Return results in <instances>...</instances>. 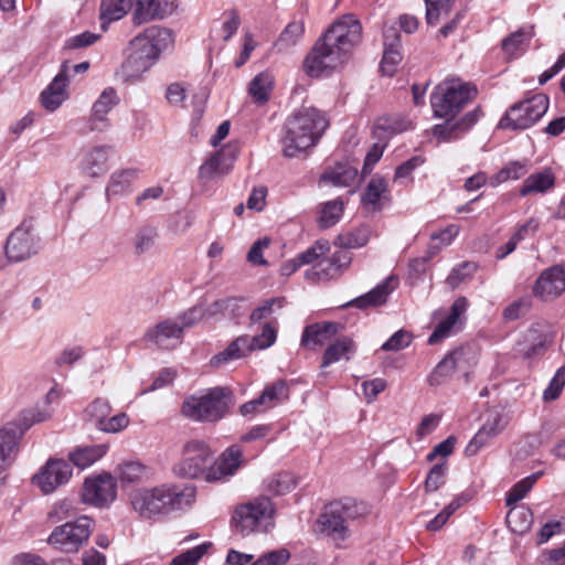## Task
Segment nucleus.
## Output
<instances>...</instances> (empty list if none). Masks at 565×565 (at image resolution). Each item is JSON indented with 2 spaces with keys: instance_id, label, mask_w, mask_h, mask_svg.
<instances>
[{
  "instance_id": "nucleus-1",
  "label": "nucleus",
  "mask_w": 565,
  "mask_h": 565,
  "mask_svg": "<svg viewBox=\"0 0 565 565\" xmlns=\"http://www.w3.org/2000/svg\"><path fill=\"white\" fill-rule=\"evenodd\" d=\"M195 488L192 486L161 484L153 488H139L129 494L132 510L143 520H152L173 510L192 504Z\"/></svg>"
},
{
  "instance_id": "nucleus-2",
  "label": "nucleus",
  "mask_w": 565,
  "mask_h": 565,
  "mask_svg": "<svg viewBox=\"0 0 565 565\" xmlns=\"http://www.w3.org/2000/svg\"><path fill=\"white\" fill-rule=\"evenodd\" d=\"M370 513L371 508L364 501L352 498L332 501L318 515L317 532L334 542H343L351 536L352 525L363 521Z\"/></svg>"
},
{
  "instance_id": "nucleus-3",
  "label": "nucleus",
  "mask_w": 565,
  "mask_h": 565,
  "mask_svg": "<svg viewBox=\"0 0 565 565\" xmlns=\"http://www.w3.org/2000/svg\"><path fill=\"white\" fill-rule=\"evenodd\" d=\"M328 127V120L315 107H301L285 124L284 156L298 157L313 147Z\"/></svg>"
},
{
  "instance_id": "nucleus-4",
  "label": "nucleus",
  "mask_w": 565,
  "mask_h": 565,
  "mask_svg": "<svg viewBox=\"0 0 565 565\" xmlns=\"http://www.w3.org/2000/svg\"><path fill=\"white\" fill-rule=\"evenodd\" d=\"M233 404V394L226 387H213L202 395L186 397L181 413L193 422L215 423L222 419Z\"/></svg>"
},
{
  "instance_id": "nucleus-5",
  "label": "nucleus",
  "mask_w": 565,
  "mask_h": 565,
  "mask_svg": "<svg viewBox=\"0 0 565 565\" xmlns=\"http://www.w3.org/2000/svg\"><path fill=\"white\" fill-rule=\"evenodd\" d=\"M275 507L268 497L259 495L237 505L232 515L234 530L243 536L268 532L275 525Z\"/></svg>"
},
{
  "instance_id": "nucleus-6",
  "label": "nucleus",
  "mask_w": 565,
  "mask_h": 565,
  "mask_svg": "<svg viewBox=\"0 0 565 565\" xmlns=\"http://www.w3.org/2000/svg\"><path fill=\"white\" fill-rule=\"evenodd\" d=\"M477 96V87L459 78H448L440 83L430 96L434 116L454 119L461 109Z\"/></svg>"
},
{
  "instance_id": "nucleus-7",
  "label": "nucleus",
  "mask_w": 565,
  "mask_h": 565,
  "mask_svg": "<svg viewBox=\"0 0 565 565\" xmlns=\"http://www.w3.org/2000/svg\"><path fill=\"white\" fill-rule=\"evenodd\" d=\"M277 339V329L269 322L263 326L262 333L241 335L233 340L223 351L211 359L213 366H220L234 360L247 356L256 350L270 348Z\"/></svg>"
},
{
  "instance_id": "nucleus-8",
  "label": "nucleus",
  "mask_w": 565,
  "mask_h": 565,
  "mask_svg": "<svg viewBox=\"0 0 565 565\" xmlns=\"http://www.w3.org/2000/svg\"><path fill=\"white\" fill-rule=\"evenodd\" d=\"M548 105L550 99L545 94H536L511 106L500 119L499 127L512 130L527 129L545 115Z\"/></svg>"
},
{
  "instance_id": "nucleus-9",
  "label": "nucleus",
  "mask_w": 565,
  "mask_h": 565,
  "mask_svg": "<svg viewBox=\"0 0 565 565\" xmlns=\"http://www.w3.org/2000/svg\"><path fill=\"white\" fill-rule=\"evenodd\" d=\"M31 420L21 424L18 422L8 423L0 429V473L6 471L8 467L15 460L19 450V441L26 429L32 425L45 422L51 418L49 411H35L30 413Z\"/></svg>"
},
{
  "instance_id": "nucleus-10",
  "label": "nucleus",
  "mask_w": 565,
  "mask_h": 565,
  "mask_svg": "<svg viewBox=\"0 0 565 565\" xmlns=\"http://www.w3.org/2000/svg\"><path fill=\"white\" fill-rule=\"evenodd\" d=\"M92 520L81 516L75 521L56 526L47 539V543L64 553H76L88 540Z\"/></svg>"
},
{
  "instance_id": "nucleus-11",
  "label": "nucleus",
  "mask_w": 565,
  "mask_h": 565,
  "mask_svg": "<svg viewBox=\"0 0 565 565\" xmlns=\"http://www.w3.org/2000/svg\"><path fill=\"white\" fill-rule=\"evenodd\" d=\"M362 25L354 14L348 13L335 21L322 36L329 46L334 47L345 58L347 54L359 44Z\"/></svg>"
},
{
  "instance_id": "nucleus-12",
  "label": "nucleus",
  "mask_w": 565,
  "mask_h": 565,
  "mask_svg": "<svg viewBox=\"0 0 565 565\" xmlns=\"http://www.w3.org/2000/svg\"><path fill=\"white\" fill-rule=\"evenodd\" d=\"M212 459V451L206 443L192 439L184 444L174 472L180 477L198 478L205 472Z\"/></svg>"
},
{
  "instance_id": "nucleus-13",
  "label": "nucleus",
  "mask_w": 565,
  "mask_h": 565,
  "mask_svg": "<svg viewBox=\"0 0 565 565\" xmlns=\"http://www.w3.org/2000/svg\"><path fill=\"white\" fill-rule=\"evenodd\" d=\"M174 42L173 32L160 25H151L145 29L130 41V49L146 55L154 64L161 53L172 46Z\"/></svg>"
},
{
  "instance_id": "nucleus-14",
  "label": "nucleus",
  "mask_w": 565,
  "mask_h": 565,
  "mask_svg": "<svg viewBox=\"0 0 565 565\" xmlns=\"http://www.w3.org/2000/svg\"><path fill=\"white\" fill-rule=\"evenodd\" d=\"M117 498V481L110 473L93 475L85 478L81 499L96 508L109 507Z\"/></svg>"
},
{
  "instance_id": "nucleus-15",
  "label": "nucleus",
  "mask_w": 565,
  "mask_h": 565,
  "mask_svg": "<svg viewBox=\"0 0 565 565\" xmlns=\"http://www.w3.org/2000/svg\"><path fill=\"white\" fill-rule=\"evenodd\" d=\"M344 62V57L334 47L321 38L317 41L311 52L303 61L306 73L318 77L337 68Z\"/></svg>"
},
{
  "instance_id": "nucleus-16",
  "label": "nucleus",
  "mask_w": 565,
  "mask_h": 565,
  "mask_svg": "<svg viewBox=\"0 0 565 565\" xmlns=\"http://www.w3.org/2000/svg\"><path fill=\"white\" fill-rule=\"evenodd\" d=\"M344 62V57L334 47L321 38L317 41L311 52L303 61L306 73L318 77L337 68Z\"/></svg>"
},
{
  "instance_id": "nucleus-17",
  "label": "nucleus",
  "mask_w": 565,
  "mask_h": 565,
  "mask_svg": "<svg viewBox=\"0 0 565 565\" xmlns=\"http://www.w3.org/2000/svg\"><path fill=\"white\" fill-rule=\"evenodd\" d=\"M508 417L500 408H490L484 414V419L467 445L465 452L467 456H475L481 448L487 446L492 439L499 436L508 425Z\"/></svg>"
},
{
  "instance_id": "nucleus-18",
  "label": "nucleus",
  "mask_w": 565,
  "mask_h": 565,
  "mask_svg": "<svg viewBox=\"0 0 565 565\" xmlns=\"http://www.w3.org/2000/svg\"><path fill=\"white\" fill-rule=\"evenodd\" d=\"M4 249L11 262H22L36 254L38 237L30 221H23L9 235Z\"/></svg>"
},
{
  "instance_id": "nucleus-19",
  "label": "nucleus",
  "mask_w": 565,
  "mask_h": 565,
  "mask_svg": "<svg viewBox=\"0 0 565 565\" xmlns=\"http://www.w3.org/2000/svg\"><path fill=\"white\" fill-rule=\"evenodd\" d=\"M72 466L64 459H49L41 470L33 476V483L42 493L51 494L72 478Z\"/></svg>"
},
{
  "instance_id": "nucleus-20",
  "label": "nucleus",
  "mask_w": 565,
  "mask_h": 565,
  "mask_svg": "<svg viewBox=\"0 0 565 565\" xmlns=\"http://www.w3.org/2000/svg\"><path fill=\"white\" fill-rule=\"evenodd\" d=\"M183 339L182 327L174 319H166L149 328L145 340L161 349H173L181 344Z\"/></svg>"
},
{
  "instance_id": "nucleus-21",
  "label": "nucleus",
  "mask_w": 565,
  "mask_h": 565,
  "mask_svg": "<svg viewBox=\"0 0 565 565\" xmlns=\"http://www.w3.org/2000/svg\"><path fill=\"white\" fill-rule=\"evenodd\" d=\"M178 8L177 0H136L132 21L136 25L170 17Z\"/></svg>"
},
{
  "instance_id": "nucleus-22",
  "label": "nucleus",
  "mask_w": 565,
  "mask_h": 565,
  "mask_svg": "<svg viewBox=\"0 0 565 565\" xmlns=\"http://www.w3.org/2000/svg\"><path fill=\"white\" fill-rule=\"evenodd\" d=\"M243 450L239 446L233 445L225 449L215 466L211 467L205 473V480L209 482L226 480L236 473L243 465Z\"/></svg>"
},
{
  "instance_id": "nucleus-23",
  "label": "nucleus",
  "mask_w": 565,
  "mask_h": 565,
  "mask_svg": "<svg viewBox=\"0 0 565 565\" xmlns=\"http://www.w3.org/2000/svg\"><path fill=\"white\" fill-rule=\"evenodd\" d=\"M466 355L465 348L448 353L427 376V383L430 386H440L450 381L458 370L463 369Z\"/></svg>"
},
{
  "instance_id": "nucleus-24",
  "label": "nucleus",
  "mask_w": 565,
  "mask_h": 565,
  "mask_svg": "<svg viewBox=\"0 0 565 565\" xmlns=\"http://www.w3.org/2000/svg\"><path fill=\"white\" fill-rule=\"evenodd\" d=\"M286 397V385L279 381L264 388L260 396L252 399L239 407L243 416L263 413Z\"/></svg>"
},
{
  "instance_id": "nucleus-25",
  "label": "nucleus",
  "mask_w": 565,
  "mask_h": 565,
  "mask_svg": "<svg viewBox=\"0 0 565 565\" xmlns=\"http://www.w3.org/2000/svg\"><path fill=\"white\" fill-rule=\"evenodd\" d=\"M238 148L234 143H228L220 151H216L206 160L199 170L201 179H212L215 175H224L232 169Z\"/></svg>"
},
{
  "instance_id": "nucleus-26",
  "label": "nucleus",
  "mask_w": 565,
  "mask_h": 565,
  "mask_svg": "<svg viewBox=\"0 0 565 565\" xmlns=\"http://www.w3.org/2000/svg\"><path fill=\"white\" fill-rule=\"evenodd\" d=\"M118 103L119 97L113 87L104 89L97 100L93 104L89 117V129L92 131L106 130L109 127L107 116Z\"/></svg>"
},
{
  "instance_id": "nucleus-27",
  "label": "nucleus",
  "mask_w": 565,
  "mask_h": 565,
  "mask_svg": "<svg viewBox=\"0 0 565 565\" xmlns=\"http://www.w3.org/2000/svg\"><path fill=\"white\" fill-rule=\"evenodd\" d=\"M534 295L542 298H555L565 291V268L553 266L544 270L537 278Z\"/></svg>"
},
{
  "instance_id": "nucleus-28",
  "label": "nucleus",
  "mask_w": 565,
  "mask_h": 565,
  "mask_svg": "<svg viewBox=\"0 0 565 565\" xmlns=\"http://www.w3.org/2000/svg\"><path fill=\"white\" fill-rule=\"evenodd\" d=\"M68 65L63 63L58 74L51 84L41 93V104L50 111L56 110L67 98Z\"/></svg>"
},
{
  "instance_id": "nucleus-29",
  "label": "nucleus",
  "mask_w": 565,
  "mask_h": 565,
  "mask_svg": "<svg viewBox=\"0 0 565 565\" xmlns=\"http://www.w3.org/2000/svg\"><path fill=\"white\" fill-rule=\"evenodd\" d=\"M340 329L341 326L337 322H316L309 324L302 331L300 345L316 350L335 337Z\"/></svg>"
},
{
  "instance_id": "nucleus-30",
  "label": "nucleus",
  "mask_w": 565,
  "mask_h": 565,
  "mask_svg": "<svg viewBox=\"0 0 565 565\" xmlns=\"http://www.w3.org/2000/svg\"><path fill=\"white\" fill-rule=\"evenodd\" d=\"M111 148L108 146H96L86 150L79 163L81 171L89 178H98L109 169V157Z\"/></svg>"
},
{
  "instance_id": "nucleus-31",
  "label": "nucleus",
  "mask_w": 565,
  "mask_h": 565,
  "mask_svg": "<svg viewBox=\"0 0 565 565\" xmlns=\"http://www.w3.org/2000/svg\"><path fill=\"white\" fill-rule=\"evenodd\" d=\"M397 285V278L395 276H388L369 292L352 300L350 305L360 309L384 305Z\"/></svg>"
},
{
  "instance_id": "nucleus-32",
  "label": "nucleus",
  "mask_w": 565,
  "mask_h": 565,
  "mask_svg": "<svg viewBox=\"0 0 565 565\" xmlns=\"http://www.w3.org/2000/svg\"><path fill=\"white\" fill-rule=\"evenodd\" d=\"M402 61L399 35L394 28L384 31V53L381 62V71L384 75L392 76Z\"/></svg>"
},
{
  "instance_id": "nucleus-33",
  "label": "nucleus",
  "mask_w": 565,
  "mask_h": 565,
  "mask_svg": "<svg viewBox=\"0 0 565 565\" xmlns=\"http://www.w3.org/2000/svg\"><path fill=\"white\" fill-rule=\"evenodd\" d=\"M467 308L468 301L466 298L461 297L455 300L450 308V313L435 327L433 333L428 338V343L436 344L448 338L460 316L466 312Z\"/></svg>"
},
{
  "instance_id": "nucleus-34",
  "label": "nucleus",
  "mask_w": 565,
  "mask_h": 565,
  "mask_svg": "<svg viewBox=\"0 0 565 565\" xmlns=\"http://www.w3.org/2000/svg\"><path fill=\"white\" fill-rule=\"evenodd\" d=\"M115 473L121 488L146 482L152 477V470L139 461L122 462L117 466Z\"/></svg>"
},
{
  "instance_id": "nucleus-35",
  "label": "nucleus",
  "mask_w": 565,
  "mask_h": 565,
  "mask_svg": "<svg viewBox=\"0 0 565 565\" xmlns=\"http://www.w3.org/2000/svg\"><path fill=\"white\" fill-rule=\"evenodd\" d=\"M138 175L139 170L134 168L121 169L113 172L106 186L107 199L129 193L132 189L134 182L138 179Z\"/></svg>"
},
{
  "instance_id": "nucleus-36",
  "label": "nucleus",
  "mask_w": 565,
  "mask_h": 565,
  "mask_svg": "<svg viewBox=\"0 0 565 565\" xmlns=\"http://www.w3.org/2000/svg\"><path fill=\"white\" fill-rule=\"evenodd\" d=\"M534 36L533 26H522L502 40V50L510 57L522 55Z\"/></svg>"
},
{
  "instance_id": "nucleus-37",
  "label": "nucleus",
  "mask_w": 565,
  "mask_h": 565,
  "mask_svg": "<svg viewBox=\"0 0 565 565\" xmlns=\"http://www.w3.org/2000/svg\"><path fill=\"white\" fill-rule=\"evenodd\" d=\"M358 177V169L349 163L339 162L329 167L320 177L321 183H328L333 186H350Z\"/></svg>"
},
{
  "instance_id": "nucleus-38",
  "label": "nucleus",
  "mask_w": 565,
  "mask_h": 565,
  "mask_svg": "<svg viewBox=\"0 0 565 565\" xmlns=\"http://www.w3.org/2000/svg\"><path fill=\"white\" fill-rule=\"evenodd\" d=\"M355 352V344L352 339L342 337L329 344L323 353L321 367L326 369L341 360L349 361Z\"/></svg>"
},
{
  "instance_id": "nucleus-39",
  "label": "nucleus",
  "mask_w": 565,
  "mask_h": 565,
  "mask_svg": "<svg viewBox=\"0 0 565 565\" xmlns=\"http://www.w3.org/2000/svg\"><path fill=\"white\" fill-rule=\"evenodd\" d=\"M305 24L302 21H291L279 34L274 47L279 53H287L298 45L303 38Z\"/></svg>"
},
{
  "instance_id": "nucleus-40",
  "label": "nucleus",
  "mask_w": 565,
  "mask_h": 565,
  "mask_svg": "<svg viewBox=\"0 0 565 565\" xmlns=\"http://www.w3.org/2000/svg\"><path fill=\"white\" fill-rule=\"evenodd\" d=\"M243 301L244 299L238 297H226L217 299L207 306L206 317L215 318L221 316L223 318L230 319L238 318L243 313Z\"/></svg>"
},
{
  "instance_id": "nucleus-41",
  "label": "nucleus",
  "mask_w": 565,
  "mask_h": 565,
  "mask_svg": "<svg viewBox=\"0 0 565 565\" xmlns=\"http://www.w3.org/2000/svg\"><path fill=\"white\" fill-rule=\"evenodd\" d=\"M107 451L105 445L78 447L68 455L70 461L79 469H85L99 460Z\"/></svg>"
},
{
  "instance_id": "nucleus-42",
  "label": "nucleus",
  "mask_w": 565,
  "mask_h": 565,
  "mask_svg": "<svg viewBox=\"0 0 565 565\" xmlns=\"http://www.w3.org/2000/svg\"><path fill=\"white\" fill-rule=\"evenodd\" d=\"M554 183L555 178L550 170L536 172L524 180L520 189V194L526 196L532 193H544L552 189Z\"/></svg>"
},
{
  "instance_id": "nucleus-43",
  "label": "nucleus",
  "mask_w": 565,
  "mask_h": 565,
  "mask_svg": "<svg viewBox=\"0 0 565 565\" xmlns=\"http://www.w3.org/2000/svg\"><path fill=\"white\" fill-rule=\"evenodd\" d=\"M154 65L147 56L140 54L135 49H130V53L122 63V73L127 79L140 78Z\"/></svg>"
},
{
  "instance_id": "nucleus-44",
  "label": "nucleus",
  "mask_w": 565,
  "mask_h": 565,
  "mask_svg": "<svg viewBox=\"0 0 565 565\" xmlns=\"http://www.w3.org/2000/svg\"><path fill=\"white\" fill-rule=\"evenodd\" d=\"M507 523L512 532L523 534L532 526L533 513L524 505L513 507L507 514Z\"/></svg>"
},
{
  "instance_id": "nucleus-45",
  "label": "nucleus",
  "mask_w": 565,
  "mask_h": 565,
  "mask_svg": "<svg viewBox=\"0 0 565 565\" xmlns=\"http://www.w3.org/2000/svg\"><path fill=\"white\" fill-rule=\"evenodd\" d=\"M371 230L367 226H360L352 231L338 235L334 244L344 249L360 248L367 244Z\"/></svg>"
},
{
  "instance_id": "nucleus-46",
  "label": "nucleus",
  "mask_w": 565,
  "mask_h": 565,
  "mask_svg": "<svg viewBox=\"0 0 565 565\" xmlns=\"http://www.w3.org/2000/svg\"><path fill=\"white\" fill-rule=\"evenodd\" d=\"M274 86V76L265 71L257 74L249 83L248 92L257 103H265Z\"/></svg>"
},
{
  "instance_id": "nucleus-47",
  "label": "nucleus",
  "mask_w": 565,
  "mask_h": 565,
  "mask_svg": "<svg viewBox=\"0 0 565 565\" xmlns=\"http://www.w3.org/2000/svg\"><path fill=\"white\" fill-rule=\"evenodd\" d=\"M386 192L387 182L383 178L375 175L370 180L362 195V202L372 205L373 210L379 211L382 207L381 199L384 198Z\"/></svg>"
},
{
  "instance_id": "nucleus-48",
  "label": "nucleus",
  "mask_w": 565,
  "mask_h": 565,
  "mask_svg": "<svg viewBox=\"0 0 565 565\" xmlns=\"http://www.w3.org/2000/svg\"><path fill=\"white\" fill-rule=\"evenodd\" d=\"M344 202L335 199L326 202L320 211L319 225L321 228H329L337 224L343 215Z\"/></svg>"
},
{
  "instance_id": "nucleus-49",
  "label": "nucleus",
  "mask_w": 565,
  "mask_h": 565,
  "mask_svg": "<svg viewBox=\"0 0 565 565\" xmlns=\"http://www.w3.org/2000/svg\"><path fill=\"white\" fill-rule=\"evenodd\" d=\"M129 8L128 0H103L100 3V19L104 23L120 20Z\"/></svg>"
},
{
  "instance_id": "nucleus-50",
  "label": "nucleus",
  "mask_w": 565,
  "mask_h": 565,
  "mask_svg": "<svg viewBox=\"0 0 565 565\" xmlns=\"http://www.w3.org/2000/svg\"><path fill=\"white\" fill-rule=\"evenodd\" d=\"M284 298H269L264 300L250 312V324H256L263 320L269 319L276 311L280 310L284 307Z\"/></svg>"
},
{
  "instance_id": "nucleus-51",
  "label": "nucleus",
  "mask_w": 565,
  "mask_h": 565,
  "mask_svg": "<svg viewBox=\"0 0 565 565\" xmlns=\"http://www.w3.org/2000/svg\"><path fill=\"white\" fill-rule=\"evenodd\" d=\"M454 0H425L426 3V21L430 25H435L441 18L449 14Z\"/></svg>"
},
{
  "instance_id": "nucleus-52",
  "label": "nucleus",
  "mask_w": 565,
  "mask_h": 565,
  "mask_svg": "<svg viewBox=\"0 0 565 565\" xmlns=\"http://www.w3.org/2000/svg\"><path fill=\"white\" fill-rule=\"evenodd\" d=\"M211 547V543H202L193 548H190L175 557L170 562V565H196L199 561L207 553Z\"/></svg>"
},
{
  "instance_id": "nucleus-53",
  "label": "nucleus",
  "mask_w": 565,
  "mask_h": 565,
  "mask_svg": "<svg viewBox=\"0 0 565 565\" xmlns=\"http://www.w3.org/2000/svg\"><path fill=\"white\" fill-rule=\"evenodd\" d=\"M295 487L296 479L289 472H280L275 475L273 478H270L267 484L268 490L277 495L286 494L294 490Z\"/></svg>"
},
{
  "instance_id": "nucleus-54",
  "label": "nucleus",
  "mask_w": 565,
  "mask_h": 565,
  "mask_svg": "<svg viewBox=\"0 0 565 565\" xmlns=\"http://www.w3.org/2000/svg\"><path fill=\"white\" fill-rule=\"evenodd\" d=\"M539 477L540 473H533L516 482L507 494V504L512 505L522 500L532 489Z\"/></svg>"
},
{
  "instance_id": "nucleus-55",
  "label": "nucleus",
  "mask_w": 565,
  "mask_h": 565,
  "mask_svg": "<svg viewBox=\"0 0 565 565\" xmlns=\"http://www.w3.org/2000/svg\"><path fill=\"white\" fill-rule=\"evenodd\" d=\"M477 270V264L473 262H463L452 268L448 275L446 282L452 288H457L461 282L470 278Z\"/></svg>"
},
{
  "instance_id": "nucleus-56",
  "label": "nucleus",
  "mask_w": 565,
  "mask_h": 565,
  "mask_svg": "<svg viewBox=\"0 0 565 565\" xmlns=\"http://www.w3.org/2000/svg\"><path fill=\"white\" fill-rule=\"evenodd\" d=\"M158 236L157 230L151 226L141 227L134 239L135 250L137 254H143L148 252Z\"/></svg>"
},
{
  "instance_id": "nucleus-57",
  "label": "nucleus",
  "mask_w": 565,
  "mask_h": 565,
  "mask_svg": "<svg viewBox=\"0 0 565 565\" xmlns=\"http://www.w3.org/2000/svg\"><path fill=\"white\" fill-rule=\"evenodd\" d=\"M446 473L447 465L445 462L433 466L425 480V490L427 492L437 491L445 483Z\"/></svg>"
},
{
  "instance_id": "nucleus-58",
  "label": "nucleus",
  "mask_w": 565,
  "mask_h": 565,
  "mask_svg": "<svg viewBox=\"0 0 565 565\" xmlns=\"http://www.w3.org/2000/svg\"><path fill=\"white\" fill-rule=\"evenodd\" d=\"M339 274L337 267L333 265L331 258L322 259L318 264L306 271V277L321 279L334 278Z\"/></svg>"
},
{
  "instance_id": "nucleus-59",
  "label": "nucleus",
  "mask_w": 565,
  "mask_h": 565,
  "mask_svg": "<svg viewBox=\"0 0 565 565\" xmlns=\"http://www.w3.org/2000/svg\"><path fill=\"white\" fill-rule=\"evenodd\" d=\"M526 166L520 162H511L501 169L494 177L493 185L508 180H518L526 173Z\"/></svg>"
},
{
  "instance_id": "nucleus-60",
  "label": "nucleus",
  "mask_w": 565,
  "mask_h": 565,
  "mask_svg": "<svg viewBox=\"0 0 565 565\" xmlns=\"http://www.w3.org/2000/svg\"><path fill=\"white\" fill-rule=\"evenodd\" d=\"M330 249L329 243L327 241H317L312 246H310L305 252L300 253L297 257L299 259L300 265H308L316 262L321 256L326 255Z\"/></svg>"
},
{
  "instance_id": "nucleus-61",
  "label": "nucleus",
  "mask_w": 565,
  "mask_h": 565,
  "mask_svg": "<svg viewBox=\"0 0 565 565\" xmlns=\"http://www.w3.org/2000/svg\"><path fill=\"white\" fill-rule=\"evenodd\" d=\"M289 558L290 552L282 547L263 554L250 565H285Z\"/></svg>"
},
{
  "instance_id": "nucleus-62",
  "label": "nucleus",
  "mask_w": 565,
  "mask_h": 565,
  "mask_svg": "<svg viewBox=\"0 0 565 565\" xmlns=\"http://www.w3.org/2000/svg\"><path fill=\"white\" fill-rule=\"evenodd\" d=\"M205 316L206 309H203L201 306H194L182 312L174 320L179 321L183 332L184 329L194 327Z\"/></svg>"
},
{
  "instance_id": "nucleus-63",
  "label": "nucleus",
  "mask_w": 565,
  "mask_h": 565,
  "mask_svg": "<svg viewBox=\"0 0 565 565\" xmlns=\"http://www.w3.org/2000/svg\"><path fill=\"white\" fill-rule=\"evenodd\" d=\"M128 424L129 417L125 413H119L111 417L107 416L106 419H103L98 429L105 433L115 434L125 429Z\"/></svg>"
},
{
  "instance_id": "nucleus-64",
  "label": "nucleus",
  "mask_w": 565,
  "mask_h": 565,
  "mask_svg": "<svg viewBox=\"0 0 565 565\" xmlns=\"http://www.w3.org/2000/svg\"><path fill=\"white\" fill-rule=\"evenodd\" d=\"M565 385V367H559L543 393L545 401L556 399Z\"/></svg>"
}]
</instances>
